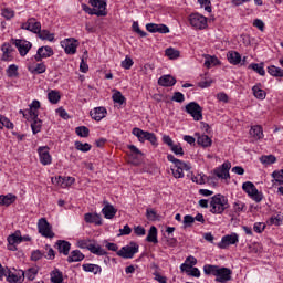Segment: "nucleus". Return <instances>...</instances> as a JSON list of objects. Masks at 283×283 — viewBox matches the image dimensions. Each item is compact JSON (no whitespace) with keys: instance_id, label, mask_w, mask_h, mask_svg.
<instances>
[{"instance_id":"nucleus-64","label":"nucleus","mask_w":283,"mask_h":283,"mask_svg":"<svg viewBox=\"0 0 283 283\" xmlns=\"http://www.w3.org/2000/svg\"><path fill=\"white\" fill-rule=\"evenodd\" d=\"M41 258H43V253L40 250L33 251L31 254V260L33 262H38V260H41Z\"/></svg>"},{"instance_id":"nucleus-11","label":"nucleus","mask_w":283,"mask_h":283,"mask_svg":"<svg viewBox=\"0 0 283 283\" xmlns=\"http://www.w3.org/2000/svg\"><path fill=\"white\" fill-rule=\"evenodd\" d=\"M38 154L40 158L41 165H52V155H50V147L48 146H40L38 148Z\"/></svg>"},{"instance_id":"nucleus-3","label":"nucleus","mask_w":283,"mask_h":283,"mask_svg":"<svg viewBox=\"0 0 283 283\" xmlns=\"http://www.w3.org/2000/svg\"><path fill=\"white\" fill-rule=\"evenodd\" d=\"M242 189L243 191H245V193H248V196H250V198H252V200H254V202H262L264 195L258 191V188L253 182L251 181L243 182Z\"/></svg>"},{"instance_id":"nucleus-60","label":"nucleus","mask_w":283,"mask_h":283,"mask_svg":"<svg viewBox=\"0 0 283 283\" xmlns=\"http://www.w3.org/2000/svg\"><path fill=\"white\" fill-rule=\"evenodd\" d=\"M2 17H4V19H7V20H10V19H13V17H14V10H12V9H2Z\"/></svg>"},{"instance_id":"nucleus-52","label":"nucleus","mask_w":283,"mask_h":283,"mask_svg":"<svg viewBox=\"0 0 283 283\" xmlns=\"http://www.w3.org/2000/svg\"><path fill=\"white\" fill-rule=\"evenodd\" d=\"M113 101L118 105H123V103H125V96H123V93H120V91H116L113 94Z\"/></svg>"},{"instance_id":"nucleus-21","label":"nucleus","mask_w":283,"mask_h":283,"mask_svg":"<svg viewBox=\"0 0 283 283\" xmlns=\"http://www.w3.org/2000/svg\"><path fill=\"white\" fill-rule=\"evenodd\" d=\"M104 208L102 209V212L104 214V217L106 218V220H112V218H114V216H116V213L118 212V210L116 208H114L109 202L104 201Z\"/></svg>"},{"instance_id":"nucleus-58","label":"nucleus","mask_w":283,"mask_h":283,"mask_svg":"<svg viewBox=\"0 0 283 283\" xmlns=\"http://www.w3.org/2000/svg\"><path fill=\"white\" fill-rule=\"evenodd\" d=\"M132 65H134V60L129 56H126V59L122 61V67H124V70H132Z\"/></svg>"},{"instance_id":"nucleus-61","label":"nucleus","mask_w":283,"mask_h":283,"mask_svg":"<svg viewBox=\"0 0 283 283\" xmlns=\"http://www.w3.org/2000/svg\"><path fill=\"white\" fill-rule=\"evenodd\" d=\"M133 30H134V32L139 34V36H142V38L147 36V32L140 30V27L138 25V22H133Z\"/></svg>"},{"instance_id":"nucleus-7","label":"nucleus","mask_w":283,"mask_h":283,"mask_svg":"<svg viewBox=\"0 0 283 283\" xmlns=\"http://www.w3.org/2000/svg\"><path fill=\"white\" fill-rule=\"evenodd\" d=\"M189 22L192 28H196V30H205V28H207V18L200 13L190 14Z\"/></svg>"},{"instance_id":"nucleus-53","label":"nucleus","mask_w":283,"mask_h":283,"mask_svg":"<svg viewBox=\"0 0 283 283\" xmlns=\"http://www.w3.org/2000/svg\"><path fill=\"white\" fill-rule=\"evenodd\" d=\"M36 273L39 271L35 268H30L28 271L24 272V277L29 279L31 282L36 277Z\"/></svg>"},{"instance_id":"nucleus-48","label":"nucleus","mask_w":283,"mask_h":283,"mask_svg":"<svg viewBox=\"0 0 283 283\" xmlns=\"http://www.w3.org/2000/svg\"><path fill=\"white\" fill-rule=\"evenodd\" d=\"M30 109H29V114L30 116H32V114H39V111L41 108V102L34 99L30 105H29Z\"/></svg>"},{"instance_id":"nucleus-18","label":"nucleus","mask_w":283,"mask_h":283,"mask_svg":"<svg viewBox=\"0 0 283 283\" xmlns=\"http://www.w3.org/2000/svg\"><path fill=\"white\" fill-rule=\"evenodd\" d=\"M55 247L59 253L63 255H70V250L72 249V243L65 240H57Z\"/></svg>"},{"instance_id":"nucleus-37","label":"nucleus","mask_w":283,"mask_h":283,"mask_svg":"<svg viewBox=\"0 0 283 283\" xmlns=\"http://www.w3.org/2000/svg\"><path fill=\"white\" fill-rule=\"evenodd\" d=\"M36 34L42 41H54V33H50L48 30L40 29V32H38Z\"/></svg>"},{"instance_id":"nucleus-42","label":"nucleus","mask_w":283,"mask_h":283,"mask_svg":"<svg viewBox=\"0 0 283 283\" xmlns=\"http://www.w3.org/2000/svg\"><path fill=\"white\" fill-rule=\"evenodd\" d=\"M166 56H168V59L170 60H176V59H180V51L174 49V48H168L165 51Z\"/></svg>"},{"instance_id":"nucleus-16","label":"nucleus","mask_w":283,"mask_h":283,"mask_svg":"<svg viewBox=\"0 0 283 283\" xmlns=\"http://www.w3.org/2000/svg\"><path fill=\"white\" fill-rule=\"evenodd\" d=\"M238 242V234H227L222 237L221 242L218 243L219 249H227L230 244H237Z\"/></svg>"},{"instance_id":"nucleus-43","label":"nucleus","mask_w":283,"mask_h":283,"mask_svg":"<svg viewBox=\"0 0 283 283\" xmlns=\"http://www.w3.org/2000/svg\"><path fill=\"white\" fill-rule=\"evenodd\" d=\"M82 10H84V12H86V14H91L95 17H101L102 14H105L103 11H98V9H92L90 8L87 4H82Z\"/></svg>"},{"instance_id":"nucleus-15","label":"nucleus","mask_w":283,"mask_h":283,"mask_svg":"<svg viewBox=\"0 0 283 283\" xmlns=\"http://www.w3.org/2000/svg\"><path fill=\"white\" fill-rule=\"evenodd\" d=\"M146 30L153 34H156V32L159 34H169V27L165 24L148 23L146 24Z\"/></svg>"},{"instance_id":"nucleus-17","label":"nucleus","mask_w":283,"mask_h":283,"mask_svg":"<svg viewBox=\"0 0 283 283\" xmlns=\"http://www.w3.org/2000/svg\"><path fill=\"white\" fill-rule=\"evenodd\" d=\"M90 3L97 12H104L101 17H107V0H90Z\"/></svg>"},{"instance_id":"nucleus-40","label":"nucleus","mask_w":283,"mask_h":283,"mask_svg":"<svg viewBox=\"0 0 283 283\" xmlns=\"http://www.w3.org/2000/svg\"><path fill=\"white\" fill-rule=\"evenodd\" d=\"M51 282L52 283H62L63 282V272L55 269L51 272Z\"/></svg>"},{"instance_id":"nucleus-8","label":"nucleus","mask_w":283,"mask_h":283,"mask_svg":"<svg viewBox=\"0 0 283 283\" xmlns=\"http://www.w3.org/2000/svg\"><path fill=\"white\" fill-rule=\"evenodd\" d=\"M230 170L231 161H226L221 166L217 167L213 170V174L217 178H221V180H229V178H231V175L229 174Z\"/></svg>"},{"instance_id":"nucleus-38","label":"nucleus","mask_w":283,"mask_h":283,"mask_svg":"<svg viewBox=\"0 0 283 283\" xmlns=\"http://www.w3.org/2000/svg\"><path fill=\"white\" fill-rule=\"evenodd\" d=\"M249 70H253L256 74H260V76H264L266 74V71H264V63H252L249 65Z\"/></svg>"},{"instance_id":"nucleus-51","label":"nucleus","mask_w":283,"mask_h":283,"mask_svg":"<svg viewBox=\"0 0 283 283\" xmlns=\"http://www.w3.org/2000/svg\"><path fill=\"white\" fill-rule=\"evenodd\" d=\"M272 178H273L272 182H273L274 185H283V175H281L280 172H277V170H274V171L272 172Z\"/></svg>"},{"instance_id":"nucleus-54","label":"nucleus","mask_w":283,"mask_h":283,"mask_svg":"<svg viewBox=\"0 0 283 283\" xmlns=\"http://www.w3.org/2000/svg\"><path fill=\"white\" fill-rule=\"evenodd\" d=\"M146 218L147 220H150V222H156V220H158V213L153 209H147Z\"/></svg>"},{"instance_id":"nucleus-44","label":"nucleus","mask_w":283,"mask_h":283,"mask_svg":"<svg viewBox=\"0 0 283 283\" xmlns=\"http://www.w3.org/2000/svg\"><path fill=\"white\" fill-rule=\"evenodd\" d=\"M75 133L80 138H87L90 136V128L87 126H80L75 128Z\"/></svg>"},{"instance_id":"nucleus-59","label":"nucleus","mask_w":283,"mask_h":283,"mask_svg":"<svg viewBox=\"0 0 283 283\" xmlns=\"http://www.w3.org/2000/svg\"><path fill=\"white\" fill-rule=\"evenodd\" d=\"M174 178H185V169L171 168Z\"/></svg>"},{"instance_id":"nucleus-55","label":"nucleus","mask_w":283,"mask_h":283,"mask_svg":"<svg viewBox=\"0 0 283 283\" xmlns=\"http://www.w3.org/2000/svg\"><path fill=\"white\" fill-rule=\"evenodd\" d=\"M244 207H245V205L241 201L234 202L233 203L234 213H237V216H240V213H242V211H244Z\"/></svg>"},{"instance_id":"nucleus-30","label":"nucleus","mask_w":283,"mask_h":283,"mask_svg":"<svg viewBox=\"0 0 283 283\" xmlns=\"http://www.w3.org/2000/svg\"><path fill=\"white\" fill-rule=\"evenodd\" d=\"M83 271L86 273H94V275H98L103 269L98 264H92V263H86L82 265Z\"/></svg>"},{"instance_id":"nucleus-19","label":"nucleus","mask_w":283,"mask_h":283,"mask_svg":"<svg viewBox=\"0 0 283 283\" xmlns=\"http://www.w3.org/2000/svg\"><path fill=\"white\" fill-rule=\"evenodd\" d=\"M167 160H169V163H172L176 169H184L185 171H189V169H191V166H189V164L175 158L174 155H167Z\"/></svg>"},{"instance_id":"nucleus-12","label":"nucleus","mask_w":283,"mask_h":283,"mask_svg":"<svg viewBox=\"0 0 283 283\" xmlns=\"http://www.w3.org/2000/svg\"><path fill=\"white\" fill-rule=\"evenodd\" d=\"M21 29L36 34L41 32V22L36 21L35 18H29L27 22L22 23Z\"/></svg>"},{"instance_id":"nucleus-35","label":"nucleus","mask_w":283,"mask_h":283,"mask_svg":"<svg viewBox=\"0 0 283 283\" xmlns=\"http://www.w3.org/2000/svg\"><path fill=\"white\" fill-rule=\"evenodd\" d=\"M9 244H21L23 242V237H21V231H15L13 234L8 237Z\"/></svg>"},{"instance_id":"nucleus-20","label":"nucleus","mask_w":283,"mask_h":283,"mask_svg":"<svg viewBox=\"0 0 283 283\" xmlns=\"http://www.w3.org/2000/svg\"><path fill=\"white\" fill-rule=\"evenodd\" d=\"M91 117L93 120H103L105 116H107V109L103 106L95 107L93 111L90 112Z\"/></svg>"},{"instance_id":"nucleus-34","label":"nucleus","mask_w":283,"mask_h":283,"mask_svg":"<svg viewBox=\"0 0 283 283\" xmlns=\"http://www.w3.org/2000/svg\"><path fill=\"white\" fill-rule=\"evenodd\" d=\"M196 136H198L197 138V143L198 145H201V147H211V137L208 135H199L196 134Z\"/></svg>"},{"instance_id":"nucleus-39","label":"nucleus","mask_w":283,"mask_h":283,"mask_svg":"<svg viewBox=\"0 0 283 283\" xmlns=\"http://www.w3.org/2000/svg\"><path fill=\"white\" fill-rule=\"evenodd\" d=\"M268 73L271 76L283 78V70L281 67L275 66V65L269 66L268 67Z\"/></svg>"},{"instance_id":"nucleus-14","label":"nucleus","mask_w":283,"mask_h":283,"mask_svg":"<svg viewBox=\"0 0 283 283\" xmlns=\"http://www.w3.org/2000/svg\"><path fill=\"white\" fill-rule=\"evenodd\" d=\"M50 56H54V50L51 46H41L38 49V52L34 56L35 61L41 62L43 59H50Z\"/></svg>"},{"instance_id":"nucleus-26","label":"nucleus","mask_w":283,"mask_h":283,"mask_svg":"<svg viewBox=\"0 0 283 283\" xmlns=\"http://www.w3.org/2000/svg\"><path fill=\"white\" fill-rule=\"evenodd\" d=\"M227 59L231 65H240L242 62V55L238 53V51H229L227 54Z\"/></svg>"},{"instance_id":"nucleus-27","label":"nucleus","mask_w":283,"mask_h":283,"mask_svg":"<svg viewBox=\"0 0 283 283\" xmlns=\"http://www.w3.org/2000/svg\"><path fill=\"white\" fill-rule=\"evenodd\" d=\"M7 280L10 283H23V281L25 280V272L21 271L18 274L9 272Z\"/></svg>"},{"instance_id":"nucleus-45","label":"nucleus","mask_w":283,"mask_h":283,"mask_svg":"<svg viewBox=\"0 0 283 283\" xmlns=\"http://www.w3.org/2000/svg\"><path fill=\"white\" fill-rule=\"evenodd\" d=\"M0 124H1V129L6 127L7 129H14V124L8 119V117L0 115Z\"/></svg>"},{"instance_id":"nucleus-9","label":"nucleus","mask_w":283,"mask_h":283,"mask_svg":"<svg viewBox=\"0 0 283 283\" xmlns=\"http://www.w3.org/2000/svg\"><path fill=\"white\" fill-rule=\"evenodd\" d=\"M64 48L65 54H76V48H78V40L74 38L65 39L61 42Z\"/></svg>"},{"instance_id":"nucleus-24","label":"nucleus","mask_w":283,"mask_h":283,"mask_svg":"<svg viewBox=\"0 0 283 283\" xmlns=\"http://www.w3.org/2000/svg\"><path fill=\"white\" fill-rule=\"evenodd\" d=\"M33 123L31 124V129L33 134H39L41 132V127H43V122L39 119V113H32L31 116Z\"/></svg>"},{"instance_id":"nucleus-47","label":"nucleus","mask_w":283,"mask_h":283,"mask_svg":"<svg viewBox=\"0 0 283 283\" xmlns=\"http://www.w3.org/2000/svg\"><path fill=\"white\" fill-rule=\"evenodd\" d=\"M276 160L277 158H275V156L273 155H266V156L260 157V163H262V165H273V163H275Z\"/></svg>"},{"instance_id":"nucleus-49","label":"nucleus","mask_w":283,"mask_h":283,"mask_svg":"<svg viewBox=\"0 0 283 283\" xmlns=\"http://www.w3.org/2000/svg\"><path fill=\"white\" fill-rule=\"evenodd\" d=\"M7 74L10 78H12L13 76H19V66H17L15 64L9 65V67L7 69Z\"/></svg>"},{"instance_id":"nucleus-28","label":"nucleus","mask_w":283,"mask_h":283,"mask_svg":"<svg viewBox=\"0 0 283 283\" xmlns=\"http://www.w3.org/2000/svg\"><path fill=\"white\" fill-rule=\"evenodd\" d=\"M85 260V254L81 252V250H73L71 254L67 256V262H82Z\"/></svg>"},{"instance_id":"nucleus-56","label":"nucleus","mask_w":283,"mask_h":283,"mask_svg":"<svg viewBox=\"0 0 283 283\" xmlns=\"http://www.w3.org/2000/svg\"><path fill=\"white\" fill-rule=\"evenodd\" d=\"M45 251L46 255H44V258H46V260H54V258H56V252L50 245H45Z\"/></svg>"},{"instance_id":"nucleus-33","label":"nucleus","mask_w":283,"mask_h":283,"mask_svg":"<svg viewBox=\"0 0 283 283\" xmlns=\"http://www.w3.org/2000/svg\"><path fill=\"white\" fill-rule=\"evenodd\" d=\"M87 250L94 255H107V251H105L101 245L90 243L87 245Z\"/></svg>"},{"instance_id":"nucleus-46","label":"nucleus","mask_w":283,"mask_h":283,"mask_svg":"<svg viewBox=\"0 0 283 283\" xmlns=\"http://www.w3.org/2000/svg\"><path fill=\"white\" fill-rule=\"evenodd\" d=\"M75 149H77V151H83V153H87L92 149V145L87 144V143H81V142H75Z\"/></svg>"},{"instance_id":"nucleus-25","label":"nucleus","mask_w":283,"mask_h":283,"mask_svg":"<svg viewBox=\"0 0 283 283\" xmlns=\"http://www.w3.org/2000/svg\"><path fill=\"white\" fill-rule=\"evenodd\" d=\"M14 202H17V196L12 193L0 196V205L2 207H10V205H14Z\"/></svg>"},{"instance_id":"nucleus-50","label":"nucleus","mask_w":283,"mask_h":283,"mask_svg":"<svg viewBox=\"0 0 283 283\" xmlns=\"http://www.w3.org/2000/svg\"><path fill=\"white\" fill-rule=\"evenodd\" d=\"M170 151H172L175 156H185V150L180 144H174L170 148Z\"/></svg>"},{"instance_id":"nucleus-32","label":"nucleus","mask_w":283,"mask_h":283,"mask_svg":"<svg viewBox=\"0 0 283 283\" xmlns=\"http://www.w3.org/2000/svg\"><path fill=\"white\" fill-rule=\"evenodd\" d=\"M253 96L259 101H264L266 98V92L262 90V85L258 84L252 87Z\"/></svg>"},{"instance_id":"nucleus-10","label":"nucleus","mask_w":283,"mask_h":283,"mask_svg":"<svg viewBox=\"0 0 283 283\" xmlns=\"http://www.w3.org/2000/svg\"><path fill=\"white\" fill-rule=\"evenodd\" d=\"M231 275H233V271H231V269L219 268L214 282H219V283L231 282Z\"/></svg>"},{"instance_id":"nucleus-4","label":"nucleus","mask_w":283,"mask_h":283,"mask_svg":"<svg viewBox=\"0 0 283 283\" xmlns=\"http://www.w3.org/2000/svg\"><path fill=\"white\" fill-rule=\"evenodd\" d=\"M38 231L42 235V238H48L52 240L54 238V231H52V226L48 222V219L41 218L38 221Z\"/></svg>"},{"instance_id":"nucleus-36","label":"nucleus","mask_w":283,"mask_h":283,"mask_svg":"<svg viewBox=\"0 0 283 283\" xmlns=\"http://www.w3.org/2000/svg\"><path fill=\"white\" fill-rule=\"evenodd\" d=\"M219 269L220 266L218 265L206 264L203 265V273L206 275H214V277H217Z\"/></svg>"},{"instance_id":"nucleus-29","label":"nucleus","mask_w":283,"mask_h":283,"mask_svg":"<svg viewBox=\"0 0 283 283\" xmlns=\"http://www.w3.org/2000/svg\"><path fill=\"white\" fill-rule=\"evenodd\" d=\"M146 242H153V244H158V229L156 226L150 227L148 235L146 237Z\"/></svg>"},{"instance_id":"nucleus-5","label":"nucleus","mask_w":283,"mask_h":283,"mask_svg":"<svg viewBox=\"0 0 283 283\" xmlns=\"http://www.w3.org/2000/svg\"><path fill=\"white\" fill-rule=\"evenodd\" d=\"M138 244L136 242H130L128 245L123 247L119 251H117V255L119 258H124L125 260H132L134 255L138 252Z\"/></svg>"},{"instance_id":"nucleus-22","label":"nucleus","mask_w":283,"mask_h":283,"mask_svg":"<svg viewBox=\"0 0 283 283\" xmlns=\"http://www.w3.org/2000/svg\"><path fill=\"white\" fill-rule=\"evenodd\" d=\"M158 85L161 87H174V85H176V77L171 75H163L158 80Z\"/></svg>"},{"instance_id":"nucleus-62","label":"nucleus","mask_w":283,"mask_h":283,"mask_svg":"<svg viewBox=\"0 0 283 283\" xmlns=\"http://www.w3.org/2000/svg\"><path fill=\"white\" fill-rule=\"evenodd\" d=\"M201 8H205L206 12H211V0H198Z\"/></svg>"},{"instance_id":"nucleus-31","label":"nucleus","mask_w":283,"mask_h":283,"mask_svg":"<svg viewBox=\"0 0 283 283\" xmlns=\"http://www.w3.org/2000/svg\"><path fill=\"white\" fill-rule=\"evenodd\" d=\"M250 136L254 138V140H260L264 138V133L262 130V126H252L250 129Z\"/></svg>"},{"instance_id":"nucleus-6","label":"nucleus","mask_w":283,"mask_h":283,"mask_svg":"<svg viewBox=\"0 0 283 283\" xmlns=\"http://www.w3.org/2000/svg\"><path fill=\"white\" fill-rule=\"evenodd\" d=\"M187 114L192 116L193 120H202V107L196 102H190L186 105Z\"/></svg>"},{"instance_id":"nucleus-23","label":"nucleus","mask_w":283,"mask_h":283,"mask_svg":"<svg viewBox=\"0 0 283 283\" xmlns=\"http://www.w3.org/2000/svg\"><path fill=\"white\" fill-rule=\"evenodd\" d=\"M84 220L88 224H96L97 227H101V224H103V220L101 219V217L97 213H90V212L85 213Z\"/></svg>"},{"instance_id":"nucleus-2","label":"nucleus","mask_w":283,"mask_h":283,"mask_svg":"<svg viewBox=\"0 0 283 283\" xmlns=\"http://www.w3.org/2000/svg\"><path fill=\"white\" fill-rule=\"evenodd\" d=\"M132 134L138 138L139 143H145V140H148V143L155 147L158 146V138H156V134L154 133L145 132L140 128H133Z\"/></svg>"},{"instance_id":"nucleus-13","label":"nucleus","mask_w":283,"mask_h":283,"mask_svg":"<svg viewBox=\"0 0 283 283\" xmlns=\"http://www.w3.org/2000/svg\"><path fill=\"white\" fill-rule=\"evenodd\" d=\"M13 44L18 49L20 56H25L32 50V43L27 40H12Z\"/></svg>"},{"instance_id":"nucleus-1","label":"nucleus","mask_w":283,"mask_h":283,"mask_svg":"<svg viewBox=\"0 0 283 283\" xmlns=\"http://www.w3.org/2000/svg\"><path fill=\"white\" fill-rule=\"evenodd\" d=\"M229 209V199L223 195H214L210 200V213L222 214Z\"/></svg>"},{"instance_id":"nucleus-41","label":"nucleus","mask_w":283,"mask_h":283,"mask_svg":"<svg viewBox=\"0 0 283 283\" xmlns=\"http://www.w3.org/2000/svg\"><path fill=\"white\" fill-rule=\"evenodd\" d=\"M48 98L52 105H56L61 101V93L59 91H51L48 93Z\"/></svg>"},{"instance_id":"nucleus-63","label":"nucleus","mask_w":283,"mask_h":283,"mask_svg":"<svg viewBox=\"0 0 283 283\" xmlns=\"http://www.w3.org/2000/svg\"><path fill=\"white\" fill-rule=\"evenodd\" d=\"M193 222H196V219L191 214H186L184 217L185 227H190L191 224H193Z\"/></svg>"},{"instance_id":"nucleus-57","label":"nucleus","mask_w":283,"mask_h":283,"mask_svg":"<svg viewBox=\"0 0 283 283\" xmlns=\"http://www.w3.org/2000/svg\"><path fill=\"white\" fill-rule=\"evenodd\" d=\"M171 101H174L175 103H185V95L180 92H175Z\"/></svg>"}]
</instances>
